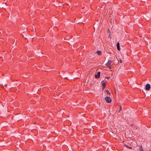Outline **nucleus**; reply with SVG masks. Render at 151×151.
<instances>
[{
	"label": "nucleus",
	"instance_id": "obj_1",
	"mask_svg": "<svg viewBox=\"0 0 151 151\" xmlns=\"http://www.w3.org/2000/svg\"><path fill=\"white\" fill-rule=\"evenodd\" d=\"M112 63V61L111 60H109L108 62L105 64V65L109 67L110 68H111V64Z\"/></svg>",
	"mask_w": 151,
	"mask_h": 151
},
{
	"label": "nucleus",
	"instance_id": "obj_2",
	"mask_svg": "<svg viewBox=\"0 0 151 151\" xmlns=\"http://www.w3.org/2000/svg\"><path fill=\"white\" fill-rule=\"evenodd\" d=\"M105 99L108 103H111V99L109 97L106 96L105 97Z\"/></svg>",
	"mask_w": 151,
	"mask_h": 151
},
{
	"label": "nucleus",
	"instance_id": "obj_3",
	"mask_svg": "<svg viewBox=\"0 0 151 151\" xmlns=\"http://www.w3.org/2000/svg\"><path fill=\"white\" fill-rule=\"evenodd\" d=\"M150 88V84H147L145 86V90H149Z\"/></svg>",
	"mask_w": 151,
	"mask_h": 151
},
{
	"label": "nucleus",
	"instance_id": "obj_4",
	"mask_svg": "<svg viewBox=\"0 0 151 151\" xmlns=\"http://www.w3.org/2000/svg\"><path fill=\"white\" fill-rule=\"evenodd\" d=\"M101 73L100 72H98L97 73V74L95 75V77L96 78H100V75Z\"/></svg>",
	"mask_w": 151,
	"mask_h": 151
},
{
	"label": "nucleus",
	"instance_id": "obj_5",
	"mask_svg": "<svg viewBox=\"0 0 151 151\" xmlns=\"http://www.w3.org/2000/svg\"><path fill=\"white\" fill-rule=\"evenodd\" d=\"M116 47L118 50L119 51L120 50V47L119 43V42H117V43Z\"/></svg>",
	"mask_w": 151,
	"mask_h": 151
},
{
	"label": "nucleus",
	"instance_id": "obj_6",
	"mask_svg": "<svg viewBox=\"0 0 151 151\" xmlns=\"http://www.w3.org/2000/svg\"><path fill=\"white\" fill-rule=\"evenodd\" d=\"M102 85L103 87L102 89H104L106 87V83L105 82H103L102 83Z\"/></svg>",
	"mask_w": 151,
	"mask_h": 151
},
{
	"label": "nucleus",
	"instance_id": "obj_7",
	"mask_svg": "<svg viewBox=\"0 0 151 151\" xmlns=\"http://www.w3.org/2000/svg\"><path fill=\"white\" fill-rule=\"evenodd\" d=\"M97 53L99 55H100L102 54V52L100 50L97 51Z\"/></svg>",
	"mask_w": 151,
	"mask_h": 151
},
{
	"label": "nucleus",
	"instance_id": "obj_8",
	"mask_svg": "<svg viewBox=\"0 0 151 151\" xmlns=\"http://www.w3.org/2000/svg\"><path fill=\"white\" fill-rule=\"evenodd\" d=\"M124 146L127 147V148H129V149H132V147H130L129 146H128L127 145L124 144Z\"/></svg>",
	"mask_w": 151,
	"mask_h": 151
},
{
	"label": "nucleus",
	"instance_id": "obj_9",
	"mask_svg": "<svg viewBox=\"0 0 151 151\" xmlns=\"http://www.w3.org/2000/svg\"><path fill=\"white\" fill-rule=\"evenodd\" d=\"M139 150H140V151H143V149L142 148V146H141L140 147H139Z\"/></svg>",
	"mask_w": 151,
	"mask_h": 151
},
{
	"label": "nucleus",
	"instance_id": "obj_10",
	"mask_svg": "<svg viewBox=\"0 0 151 151\" xmlns=\"http://www.w3.org/2000/svg\"><path fill=\"white\" fill-rule=\"evenodd\" d=\"M106 92L108 94L110 95L111 93L108 90H106Z\"/></svg>",
	"mask_w": 151,
	"mask_h": 151
},
{
	"label": "nucleus",
	"instance_id": "obj_11",
	"mask_svg": "<svg viewBox=\"0 0 151 151\" xmlns=\"http://www.w3.org/2000/svg\"><path fill=\"white\" fill-rule=\"evenodd\" d=\"M122 106L121 105H120V109H119V112H120V110H122Z\"/></svg>",
	"mask_w": 151,
	"mask_h": 151
},
{
	"label": "nucleus",
	"instance_id": "obj_12",
	"mask_svg": "<svg viewBox=\"0 0 151 151\" xmlns=\"http://www.w3.org/2000/svg\"><path fill=\"white\" fill-rule=\"evenodd\" d=\"M105 78L108 79H109L110 78V77H108V76H106L105 77Z\"/></svg>",
	"mask_w": 151,
	"mask_h": 151
},
{
	"label": "nucleus",
	"instance_id": "obj_13",
	"mask_svg": "<svg viewBox=\"0 0 151 151\" xmlns=\"http://www.w3.org/2000/svg\"><path fill=\"white\" fill-rule=\"evenodd\" d=\"M119 62L121 63H122V60L121 59H120V60H119Z\"/></svg>",
	"mask_w": 151,
	"mask_h": 151
},
{
	"label": "nucleus",
	"instance_id": "obj_14",
	"mask_svg": "<svg viewBox=\"0 0 151 151\" xmlns=\"http://www.w3.org/2000/svg\"><path fill=\"white\" fill-rule=\"evenodd\" d=\"M108 32H110V30H109V29H108Z\"/></svg>",
	"mask_w": 151,
	"mask_h": 151
},
{
	"label": "nucleus",
	"instance_id": "obj_15",
	"mask_svg": "<svg viewBox=\"0 0 151 151\" xmlns=\"http://www.w3.org/2000/svg\"><path fill=\"white\" fill-rule=\"evenodd\" d=\"M5 86H7V85L6 84L5 85Z\"/></svg>",
	"mask_w": 151,
	"mask_h": 151
},
{
	"label": "nucleus",
	"instance_id": "obj_16",
	"mask_svg": "<svg viewBox=\"0 0 151 151\" xmlns=\"http://www.w3.org/2000/svg\"><path fill=\"white\" fill-rule=\"evenodd\" d=\"M13 47H12V49L13 48Z\"/></svg>",
	"mask_w": 151,
	"mask_h": 151
},
{
	"label": "nucleus",
	"instance_id": "obj_17",
	"mask_svg": "<svg viewBox=\"0 0 151 151\" xmlns=\"http://www.w3.org/2000/svg\"><path fill=\"white\" fill-rule=\"evenodd\" d=\"M149 151H151V150H149Z\"/></svg>",
	"mask_w": 151,
	"mask_h": 151
}]
</instances>
